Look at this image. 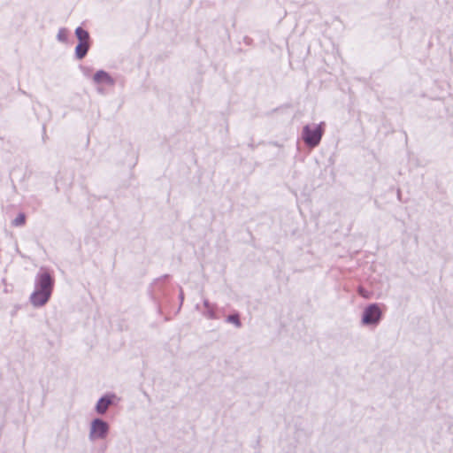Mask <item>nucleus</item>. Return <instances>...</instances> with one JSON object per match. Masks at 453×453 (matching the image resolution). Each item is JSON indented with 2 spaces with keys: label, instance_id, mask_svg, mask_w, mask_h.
Segmentation results:
<instances>
[{
  "label": "nucleus",
  "instance_id": "16",
  "mask_svg": "<svg viewBox=\"0 0 453 453\" xmlns=\"http://www.w3.org/2000/svg\"><path fill=\"white\" fill-rule=\"evenodd\" d=\"M180 298L181 301L183 300V293H182V291L180 294Z\"/></svg>",
  "mask_w": 453,
  "mask_h": 453
},
{
  "label": "nucleus",
  "instance_id": "3",
  "mask_svg": "<svg viewBox=\"0 0 453 453\" xmlns=\"http://www.w3.org/2000/svg\"><path fill=\"white\" fill-rule=\"evenodd\" d=\"M110 426L101 418H95L91 421L89 426L88 438L91 441L104 440L107 437Z\"/></svg>",
  "mask_w": 453,
  "mask_h": 453
},
{
  "label": "nucleus",
  "instance_id": "13",
  "mask_svg": "<svg viewBox=\"0 0 453 453\" xmlns=\"http://www.w3.org/2000/svg\"><path fill=\"white\" fill-rule=\"evenodd\" d=\"M25 223V215L20 213L19 214L15 219L13 220L12 224L16 226H22Z\"/></svg>",
  "mask_w": 453,
  "mask_h": 453
},
{
  "label": "nucleus",
  "instance_id": "6",
  "mask_svg": "<svg viewBox=\"0 0 453 453\" xmlns=\"http://www.w3.org/2000/svg\"><path fill=\"white\" fill-rule=\"evenodd\" d=\"M50 295H48L46 293L34 290L30 295L29 300L34 307L39 308L45 305L50 300Z\"/></svg>",
  "mask_w": 453,
  "mask_h": 453
},
{
  "label": "nucleus",
  "instance_id": "9",
  "mask_svg": "<svg viewBox=\"0 0 453 453\" xmlns=\"http://www.w3.org/2000/svg\"><path fill=\"white\" fill-rule=\"evenodd\" d=\"M89 48L88 42H79L75 48V56L78 59L83 58Z\"/></svg>",
  "mask_w": 453,
  "mask_h": 453
},
{
  "label": "nucleus",
  "instance_id": "15",
  "mask_svg": "<svg viewBox=\"0 0 453 453\" xmlns=\"http://www.w3.org/2000/svg\"><path fill=\"white\" fill-rule=\"evenodd\" d=\"M359 293H360L362 296H365V291H363V289H362V288H360V289H359Z\"/></svg>",
  "mask_w": 453,
  "mask_h": 453
},
{
  "label": "nucleus",
  "instance_id": "14",
  "mask_svg": "<svg viewBox=\"0 0 453 453\" xmlns=\"http://www.w3.org/2000/svg\"><path fill=\"white\" fill-rule=\"evenodd\" d=\"M359 293H360L362 296H365V291H363V289H362V288H360V289H359Z\"/></svg>",
  "mask_w": 453,
  "mask_h": 453
},
{
  "label": "nucleus",
  "instance_id": "11",
  "mask_svg": "<svg viewBox=\"0 0 453 453\" xmlns=\"http://www.w3.org/2000/svg\"><path fill=\"white\" fill-rule=\"evenodd\" d=\"M226 322L228 323H231L233 325H234L235 327H240L242 326L241 324V321H240V319H239V315L238 314H232V315H229L227 318H226Z\"/></svg>",
  "mask_w": 453,
  "mask_h": 453
},
{
  "label": "nucleus",
  "instance_id": "5",
  "mask_svg": "<svg viewBox=\"0 0 453 453\" xmlns=\"http://www.w3.org/2000/svg\"><path fill=\"white\" fill-rule=\"evenodd\" d=\"M114 399H116V395L113 394L104 395L97 401L95 408L96 411L100 415L104 414Z\"/></svg>",
  "mask_w": 453,
  "mask_h": 453
},
{
  "label": "nucleus",
  "instance_id": "7",
  "mask_svg": "<svg viewBox=\"0 0 453 453\" xmlns=\"http://www.w3.org/2000/svg\"><path fill=\"white\" fill-rule=\"evenodd\" d=\"M203 310L202 311L203 315L208 319H217L218 316L216 313V305L211 303L207 299L203 300Z\"/></svg>",
  "mask_w": 453,
  "mask_h": 453
},
{
  "label": "nucleus",
  "instance_id": "8",
  "mask_svg": "<svg viewBox=\"0 0 453 453\" xmlns=\"http://www.w3.org/2000/svg\"><path fill=\"white\" fill-rule=\"evenodd\" d=\"M93 80L97 84H101V83L109 84V85L113 84V80L111 79V77L106 72H104L103 70L97 71L95 73Z\"/></svg>",
  "mask_w": 453,
  "mask_h": 453
},
{
  "label": "nucleus",
  "instance_id": "10",
  "mask_svg": "<svg viewBox=\"0 0 453 453\" xmlns=\"http://www.w3.org/2000/svg\"><path fill=\"white\" fill-rule=\"evenodd\" d=\"M76 37L79 40V42H89V35L88 31L84 30L81 27H77L75 29Z\"/></svg>",
  "mask_w": 453,
  "mask_h": 453
},
{
  "label": "nucleus",
  "instance_id": "12",
  "mask_svg": "<svg viewBox=\"0 0 453 453\" xmlns=\"http://www.w3.org/2000/svg\"><path fill=\"white\" fill-rule=\"evenodd\" d=\"M57 38L59 42H67V38H68L67 29L65 27L60 28L58 32Z\"/></svg>",
  "mask_w": 453,
  "mask_h": 453
},
{
  "label": "nucleus",
  "instance_id": "1",
  "mask_svg": "<svg viewBox=\"0 0 453 453\" xmlns=\"http://www.w3.org/2000/svg\"><path fill=\"white\" fill-rule=\"evenodd\" d=\"M324 123L319 125H306L303 129V139L310 147H316L320 142L323 134Z\"/></svg>",
  "mask_w": 453,
  "mask_h": 453
},
{
  "label": "nucleus",
  "instance_id": "2",
  "mask_svg": "<svg viewBox=\"0 0 453 453\" xmlns=\"http://www.w3.org/2000/svg\"><path fill=\"white\" fill-rule=\"evenodd\" d=\"M53 286L54 280L50 274L44 269H41L35 276L34 290L51 296Z\"/></svg>",
  "mask_w": 453,
  "mask_h": 453
},
{
  "label": "nucleus",
  "instance_id": "4",
  "mask_svg": "<svg viewBox=\"0 0 453 453\" xmlns=\"http://www.w3.org/2000/svg\"><path fill=\"white\" fill-rule=\"evenodd\" d=\"M382 311L379 304L372 303L363 311L361 321L364 325H377L381 319Z\"/></svg>",
  "mask_w": 453,
  "mask_h": 453
}]
</instances>
